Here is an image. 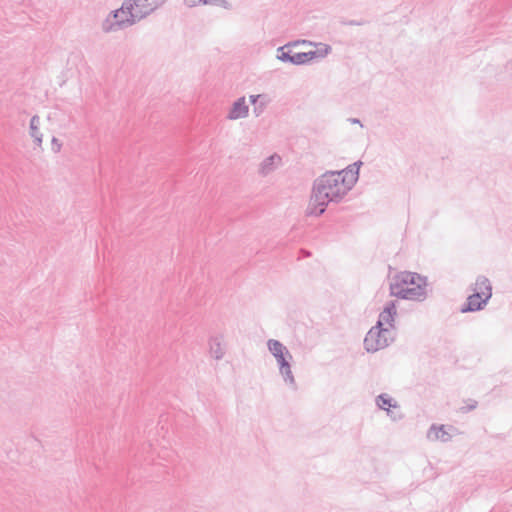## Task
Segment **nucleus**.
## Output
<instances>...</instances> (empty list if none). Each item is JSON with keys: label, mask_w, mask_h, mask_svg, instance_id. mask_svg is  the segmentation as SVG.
<instances>
[{"label": "nucleus", "mask_w": 512, "mask_h": 512, "mask_svg": "<svg viewBox=\"0 0 512 512\" xmlns=\"http://www.w3.org/2000/svg\"><path fill=\"white\" fill-rule=\"evenodd\" d=\"M338 177V172L326 171L314 180L306 211L308 216H321L325 213L329 203H339L346 196L338 182Z\"/></svg>", "instance_id": "nucleus-1"}, {"label": "nucleus", "mask_w": 512, "mask_h": 512, "mask_svg": "<svg viewBox=\"0 0 512 512\" xmlns=\"http://www.w3.org/2000/svg\"><path fill=\"white\" fill-rule=\"evenodd\" d=\"M140 18L135 10L132 0H125L121 7L111 11L102 22L105 33L116 32L128 28L139 22Z\"/></svg>", "instance_id": "nucleus-2"}, {"label": "nucleus", "mask_w": 512, "mask_h": 512, "mask_svg": "<svg viewBox=\"0 0 512 512\" xmlns=\"http://www.w3.org/2000/svg\"><path fill=\"white\" fill-rule=\"evenodd\" d=\"M267 346L278 363L279 372L282 375L285 383L296 389V381L291 371L292 355L287 347L282 342L275 339H269Z\"/></svg>", "instance_id": "nucleus-3"}, {"label": "nucleus", "mask_w": 512, "mask_h": 512, "mask_svg": "<svg viewBox=\"0 0 512 512\" xmlns=\"http://www.w3.org/2000/svg\"><path fill=\"white\" fill-rule=\"evenodd\" d=\"M391 330L381 326L380 322L371 327L364 338V348L369 353L377 352L388 347L394 342L393 337H389Z\"/></svg>", "instance_id": "nucleus-4"}, {"label": "nucleus", "mask_w": 512, "mask_h": 512, "mask_svg": "<svg viewBox=\"0 0 512 512\" xmlns=\"http://www.w3.org/2000/svg\"><path fill=\"white\" fill-rule=\"evenodd\" d=\"M492 297V292L484 293L473 289V293L469 295L464 304L460 307L461 313L477 312L485 308L488 301Z\"/></svg>", "instance_id": "nucleus-5"}, {"label": "nucleus", "mask_w": 512, "mask_h": 512, "mask_svg": "<svg viewBox=\"0 0 512 512\" xmlns=\"http://www.w3.org/2000/svg\"><path fill=\"white\" fill-rule=\"evenodd\" d=\"M298 41H291L277 49L276 58L284 63H290L292 65H304V54L303 52L294 53L291 50L292 46H297Z\"/></svg>", "instance_id": "nucleus-6"}, {"label": "nucleus", "mask_w": 512, "mask_h": 512, "mask_svg": "<svg viewBox=\"0 0 512 512\" xmlns=\"http://www.w3.org/2000/svg\"><path fill=\"white\" fill-rule=\"evenodd\" d=\"M393 278L405 287H415L420 284L422 287H427V277L417 272L401 271L396 273Z\"/></svg>", "instance_id": "nucleus-7"}, {"label": "nucleus", "mask_w": 512, "mask_h": 512, "mask_svg": "<svg viewBox=\"0 0 512 512\" xmlns=\"http://www.w3.org/2000/svg\"><path fill=\"white\" fill-rule=\"evenodd\" d=\"M165 1L166 0H132V3L140 20H142L154 12Z\"/></svg>", "instance_id": "nucleus-8"}, {"label": "nucleus", "mask_w": 512, "mask_h": 512, "mask_svg": "<svg viewBox=\"0 0 512 512\" xmlns=\"http://www.w3.org/2000/svg\"><path fill=\"white\" fill-rule=\"evenodd\" d=\"M397 315V300L388 301L382 312H380L377 322L381 323V326L386 323L390 328H394L395 317Z\"/></svg>", "instance_id": "nucleus-9"}, {"label": "nucleus", "mask_w": 512, "mask_h": 512, "mask_svg": "<svg viewBox=\"0 0 512 512\" xmlns=\"http://www.w3.org/2000/svg\"><path fill=\"white\" fill-rule=\"evenodd\" d=\"M249 107L245 102V97L238 98L233 104L227 118L230 120H236L240 118H245L248 116Z\"/></svg>", "instance_id": "nucleus-10"}, {"label": "nucleus", "mask_w": 512, "mask_h": 512, "mask_svg": "<svg viewBox=\"0 0 512 512\" xmlns=\"http://www.w3.org/2000/svg\"><path fill=\"white\" fill-rule=\"evenodd\" d=\"M403 294L405 300L422 302L427 298V290L425 287H422L421 284L415 287L403 286Z\"/></svg>", "instance_id": "nucleus-11"}, {"label": "nucleus", "mask_w": 512, "mask_h": 512, "mask_svg": "<svg viewBox=\"0 0 512 512\" xmlns=\"http://www.w3.org/2000/svg\"><path fill=\"white\" fill-rule=\"evenodd\" d=\"M427 437L430 440H440L442 442L451 440V435L445 430L444 425L437 426L433 424L427 432Z\"/></svg>", "instance_id": "nucleus-12"}, {"label": "nucleus", "mask_w": 512, "mask_h": 512, "mask_svg": "<svg viewBox=\"0 0 512 512\" xmlns=\"http://www.w3.org/2000/svg\"><path fill=\"white\" fill-rule=\"evenodd\" d=\"M339 173L338 182L342 189L345 191V195L355 186L358 179L357 175L354 176L345 170L337 171Z\"/></svg>", "instance_id": "nucleus-13"}, {"label": "nucleus", "mask_w": 512, "mask_h": 512, "mask_svg": "<svg viewBox=\"0 0 512 512\" xmlns=\"http://www.w3.org/2000/svg\"><path fill=\"white\" fill-rule=\"evenodd\" d=\"M280 162L281 157L278 154H273L270 155L269 157H266L260 165V174H262L263 176L268 175L269 173L276 169L277 164Z\"/></svg>", "instance_id": "nucleus-14"}, {"label": "nucleus", "mask_w": 512, "mask_h": 512, "mask_svg": "<svg viewBox=\"0 0 512 512\" xmlns=\"http://www.w3.org/2000/svg\"><path fill=\"white\" fill-rule=\"evenodd\" d=\"M209 346H210V354L212 357H214L216 360H220L223 358L225 352L222 348L221 337H219V336L211 337L209 340Z\"/></svg>", "instance_id": "nucleus-15"}, {"label": "nucleus", "mask_w": 512, "mask_h": 512, "mask_svg": "<svg viewBox=\"0 0 512 512\" xmlns=\"http://www.w3.org/2000/svg\"><path fill=\"white\" fill-rule=\"evenodd\" d=\"M376 404L380 409L386 410L388 414L390 413L389 408L398 407L397 402L386 393H381L376 397Z\"/></svg>", "instance_id": "nucleus-16"}, {"label": "nucleus", "mask_w": 512, "mask_h": 512, "mask_svg": "<svg viewBox=\"0 0 512 512\" xmlns=\"http://www.w3.org/2000/svg\"><path fill=\"white\" fill-rule=\"evenodd\" d=\"M473 289H477V291H480V292L484 291V293H489V291L492 292V285H491L490 280L486 276L479 275L476 278V282H475L472 290Z\"/></svg>", "instance_id": "nucleus-17"}, {"label": "nucleus", "mask_w": 512, "mask_h": 512, "mask_svg": "<svg viewBox=\"0 0 512 512\" xmlns=\"http://www.w3.org/2000/svg\"><path fill=\"white\" fill-rule=\"evenodd\" d=\"M389 295L398 299H405L402 284L396 281L393 277L389 284Z\"/></svg>", "instance_id": "nucleus-18"}, {"label": "nucleus", "mask_w": 512, "mask_h": 512, "mask_svg": "<svg viewBox=\"0 0 512 512\" xmlns=\"http://www.w3.org/2000/svg\"><path fill=\"white\" fill-rule=\"evenodd\" d=\"M270 99L267 94H262V99H260L257 104L254 105L253 113L256 117L260 116L264 110L266 109Z\"/></svg>", "instance_id": "nucleus-19"}, {"label": "nucleus", "mask_w": 512, "mask_h": 512, "mask_svg": "<svg viewBox=\"0 0 512 512\" xmlns=\"http://www.w3.org/2000/svg\"><path fill=\"white\" fill-rule=\"evenodd\" d=\"M40 126V117L38 115H33L30 119V126H29V134L33 138L39 134H42L39 130Z\"/></svg>", "instance_id": "nucleus-20"}, {"label": "nucleus", "mask_w": 512, "mask_h": 512, "mask_svg": "<svg viewBox=\"0 0 512 512\" xmlns=\"http://www.w3.org/2000/svg\"><path fill=\"white\" fill-rule=\"evenodd\" d=\"M198 5H212L220 6L225 9H230L231 5L227 0H197Z\"/></svg>", "instance_id": "nucleus-21"}, {"label": "nucleus", "mask_w": 512, "mask_h": 512, "mask_svg": "<svg viewBox=\"0 0 512 512\" xmlns=\"http://www.w3.org/2000/svg\"><path fill=\"white\" fill-rule=\"evenodd\" d=\"M315 46L318 47L316 49V52L319 58H325L332 51L331 46L328 44L319 43L316 44Z\"/></svg>", "instance_id": "nucleus-22"}, {"label": "nucleus", "mask_w": 512, "mask_h": 512, "mask_svg": "<svg viewBox=\"0 0 512 512\" xmlns=\"http://www.w3.org/2000/svg\"><path fill=\"white\" fill-rule=\"evenodd\" d=\"M362 164H363L362 161L358 160V161L354 162L353 164L349 165L348 167H346L344 170L354 176H356V174H357V178H359V171H360V167L362 166Z\"/></svg>", "instance_id": "nucleus-23"}, {"label": "nucleus", "mask_w": 512, "mask_h": 512, "mask_svg": "<svg viewBox=\"0 0 512 512\" xmlns=\"http://www.w3.org/2000/svg\"><path fill=\"white\" fill-rule=\"evenodd\" d=\"M340 23L344 26H363L368 23L367 20L361 19V20H346L341 19Z\"/></svg>", "instance_id": "nucleus-24"}, {"label": "nucleus", "mask_w": 512, "mask_h": 512, "mask_svg": "<svg viewBox=\"0 0 512 512\" xmlns=\"http://www.w3.org/2000/svg\"><path fill=\"white\" fill-rule=\"evenodd\" d=\"M304 54V65L309 64L312 60L319 58L316 50H311L308 52H303Z\"/></svg>", "instance_id": "nucleus-25"}, {"label": "nucleus", "mask_w": 512, "mask_h": 512, "mask_svg": "<svg viewBox=\"0 0 512 512\" xmlns=\"http://www.w3.org/2000/svg\"><path fill=\"white\" fill-rule=\"evenodd\" d=\"M51 145H52V150L55 153H58L62 147V143L56 137L52 138Z\"/></svg>", "instance_id": "nucleus-26"}, {"label": "nucleus", "mask_w": 512, "mask_h": 512, "mask_svg": "<svg viewBox=\"0 0 512 512\" xmlns=\"http://www.w3.org/2000/svg\"><path fill=\"white\" fill-rule=\"evenodd\" d=\"M476 407H477V401H473V403H472V404L461 407V408H460V411H461L462 413H467V412H469V411L474 410Z\"/></svg>", "instance_id": "nucleus-27"}, {"label": "nucleus", "mask_w": 512, "mask_h": 512, "mask_svg": "<svg viewBox=\"0 0 512 512\" xmlns=\"http://www.w3.org/2000/svg\"><path fill=\"white\" fill-rule=\"evenodd\" d=\"M262 99V94L250 95L249 100L252 105L257 104V102Z\"/></svg>", "instance_id": "nucleus-28"}, {"label": "nucleus", "mask_w": 512, "mask_h": 512, "mask_svg": "<svg viewBox=\"0 0 512 512\" xmlns=\"http://www.w3.org/2000/svg\"><path fill=\"white\" fill-rule=\"evenodd\" d=\"M42 137H43L42 134H39V135L33 137L34 143H35L36 146L41 147V145H42Z\"/></svg>", "instance_id": "nucleus-29"}, {"label": "nucleus", "mask_w": 512, "mask_h": 512, "mask_svg": "<svg viewBox=\"0 0 512 512\" xmlns=\"http://www.w3.org/2000/svg\"><path fill=\"white\" fill-rule=\"evenodd\" d=\"M185 3L189 6V7H195V6H198V2L197 0H184Z\"/></svg>", "instance_id": "nucleus-30"}, {"label": "nucleus", "mask_w": 512, "mask_h": 512, "mask_svg": "<svg viewBox=\"0 0 512 512\" xmlns=\"http://www.w3.org/2000/svg\"><path fill=\"white\" fill-rule=\"evenodd\" d=\"M297 41H298V45H301V44L316 45V43L308 41V40H297Z\"/></svg>", "instance_id": "nucleus-31"}, {"label": "nucleus", "mask_w": 512, "mask_h": 512, "mask_svg": "<svg viewBox=\"0 0 512 512\" xmlns=\"http://www.w3.org/2000/svg\"><path fill=\"white\" fill-rule=\"evenodd\" d=\"M349 121L352 123V124H361V121L358 119V118H350Z\"/></svg>", "instance_id": "nucleus-32"}]
</instances>
